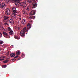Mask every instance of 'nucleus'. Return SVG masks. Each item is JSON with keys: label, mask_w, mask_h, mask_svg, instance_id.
Returning a JSON list of instances; mask_svg holds the SVG:
<instances>
[{"label": "nucleus", "mask_w": 78, "mask_h": 78, "mask_svg": "<svg viewBox=\"0 0 78 78\" xmlns=\"http://www.w3.org/2000/svg\"><path fill=\"white\" fill-rule=\"evenodd\" d=\"M0 8L5 9V3L3 2H1L0 3Z\"/></svg>", "instance_id": "nucleus-1"}, {"label": "nucleus", "mask_w": 78, "mask_h": 78, "mask_svg": "<svg viewBox=\"0 0 78 78\" xmlns=\"http://www.w3.org/2000/svg\"><path fill=\"white\" fill-rule=\"evenodd\" d=\"M3 34L4 35V37H6V38H10V36L9 35L8 33L6 32H3Z\"/></svg>", "instance_id": "nucleus-2"}, {"label": "nucleus", "mask_w": 78, "mask_h": 78, "mask_svg": "<svg viewBox=\"0 0 78 78\" xmlns=\"http://www.w3.org/2000/svg\"><path fill=\"white\" fill-rule=\"evenodd\" d=\"M19 5L21 6H23V7L25 8L27 6V2H20Z\"/></svg>", "instance_id": "nucleus-3"}, {"label": "nucleus", "mask_w": 78, "mask_h": 78, "mask_svg": "<svg viewBox=\"0 0 78 78\" xmlns=\"http://www.w3.org/2000/svg\"><path fill=\"white\" fill-rule=\"evenodd\" d=\"M10 10L8 8H7L5 9V14L7 15H9L10 14Z\"/></svg>", "instance_id": "nucleus-4"}, {"label": "nucleus", "mask_w": 78, "mask_h": 78, "mask_svg": "<svg viewBox=\"0 0 78 78\" xmlns=\"http://www.w3.org/2000/svg\"><path fill=\"white\" fill-rule=\"evenodd\" d=\"M13 19H14L11 18L9 20V22L11 25H13V24H14V20Z\"/></svg>", "instance_id": "nucleus-5"}, {"label": "nucleus", "mask_w": 78, "mask_h": 78, "mask_svg": "<svg viewBox=\"0 0 78 78\" xmlns=\"http://www.w3.org/2000/svg\"><path fill=\"white\" fill-rule=\"evenodd\" d=\"M25 32H24V31L23 30H22L20 32V35L21 36H25Z\"/></svg>", "instance_id": "nucleus-6"}, {"label": "nucleus", "mask_w": 78, "mask_h": 78, "mask_svg": "<svg viewBox=\"0 0 78 78\" xmlns=\"http://www.w3.org/2000/svg\"><path fill=\"white\" fill-rule=\"evenodd\" d=\"M36 12V10H33L30 13L31 15H34Z\"/></svg>", "instance_id": "nucleus-7"}, {"label": "nucleus", "mask_w": 78, "mask_h": 78, "mask_svg": "<svg viewBox=\"0 0 78 78\" xmlns=\"http://www.w3.org/2000/svg\"><path fill=\"white\" fill-rule=\"evenodd\" d=\"M16 14L15 13L12 14L11 16L12 19H15L16 18Z\"/></svg>", "instance_id": "nucleus-8"}, {"label": "nucleus", "mask_w": 78, "mask_h": 78, "mask_svg": "<svg viewBox=\"0 0 78 78\" xmlns=\"http://www.w3.org/2000/svg\"><path fill=\"white\" fill-rule=\"evenodd\" d=\"M14 37L15 39H20V36L19 35H15L14 36Z\"/></svg>", "instance_id": "nucleus-9"}, {"label": "nucleus", "mask_w": 78, "mask_h": 78, "mask_svg": "<svg viewBox=\"0 0 78 78\" xmlns=\"http://www.w3.org/2000/svg\"><path fill=\"white\" fill-rule=\"evenodd\" d=\"M13 1V0H6V2L7 3H10L11 2H12Z\"/></svg>", "instance_id": "nucleus-10"}, {"label": "nucleus", "mask_w": 78, "mask_h": 78, "mask_svg": "<svg viewBox=\"0 0 78 78\" xmlns=\"http://www.w3.org/2000/svg\"><path fill=\"white\" fill-rule=\"evenodd\" d=\"M22 23L23 25H25L26 23V21L25 20H23L22 21Z\"/></svg>", "instance_id": "nucleus-11"}, {"label": "nucleus", "mask_w": 78, "mask_h": 78, "mask_svg": "<svg viewBox=\"0 0 78 78\" xmlns=\"http://www.w3.org/2000/svg\"><path fill=\"white\" fill-rule=\"evenodd\" d=\"M16 7H13L12 9V10L13 12H14V13H17V12H16Z\"/></svg>", "instance_id": "nucleus-12"}, {"label": "nucleus", "mask_w": 78, "mask_h": 78, "mask_svg": "<svg viewBox=\"0 0 78 78\" xmlns=\"http://www.w3.org/2000/svg\"><path fill=\"white\" fill-rule=\"evenodd\" d=\"M23 30L24 32H28V30L27 29V27H26L23 28Z\"/></svg>", "instance_id": "nucleus-13"}, {"label": "nucleus", "mask_w": 78, "mask_h": 78, "mask_svg": "<svg viewBox=\"0 0 78 78\" xmlns=\"http://www.w3.org/2000/svg\"><path fill=\"white\" fill-rule=\"evenodd\" d=\"M37 4H33L32 8H36L37 7Z\"/></svg>", "instance_id": "nucleus-14"}, {"label": "nucleus", "mask_w": 78, "mask_h": 78, "mask_svg": "<svg viewBox=\"0 0 78 78\" xmlns=\"http://www.w3.org/2000/svg\"><path fill=\"white\" fill-rule=\"evenodd\" d=\"M27 28L28 30H30L31 28V26L30 24H28L27 25Z\"/></svg>", "instance_id": "nucleus-15"}, {"label": "nucleus", "mask_w": 78, "mask_h": 78, "mask_svg": "<svg viewBox=\"0 0 78 78\" xmlns=\"http://www.w3.org/2000/svg\"><path fill=\"white\" fill-rule=\"evenodd\" d=\"M30 9H31V8H30V6L29 5L27 7V8L26 9V10L27 11H29L30 10Z\"/></svg>", "instance_id": "nucleus-16"}, {"label": "nucleus", "mask_w": 78, "mask_h": 78, "mask_svg": "<svg viewBox=\"0 0 78 78\" xmlns=\"http://www.w3.org/2000/svg\"><path fill=\"white\" fill-rule=\"evenodd\" d=\"M35 16H30L29 18L30 19H35Z\"/></svg>", "instance_id": "nucleus-17"}, {"label": "nucleus", "mask_w": 78, "mask_h": 78, "mask_svg": "<svg viewBox=\"0 0 78 78\" xmlns=\"http://www.w3.org/2000/svg\"><path fill=\"white\" fill-rule=\"evenodd\" d=\"M15 55L16 54L14 53H12L10 55V56H11V57H14V56H15Z\"/></svg>", "instance_id": "nucleus-18"}, {"label": "nucleus", "mask_w": 78, "mask_h": 78, "mask_svg": "<svg viewBox=\"0 0 78 78\" xmlns=\"http://www.w3.org/2000/svg\"><path fill=\"white\" fill-rule=\"evenodd\" d=\"M16 55H20V51H16Z\"/></svg>", "instance_id": "nucleus-19"}, {"label": "nucleus", "mask_w": 78, "mask_h": 78, "mask_svg": "<svg viewBox=\"0 0 78 78\" xmlns=\"http://www.w3.org/2000/svg\"><path fill=\"white\" fill-rule=\"evenodd\" d=\"M13 33H14L13 31H12V30H11L9 32V34L10 35H12V34H13Z\"/></svg>", "instance_id": "nucleus-20"}, {"label": "nucleus", "mask_w": 78, "mask_h": 78, "mask_svg": "<svg viewBox=\"0 0 78 78\" xmlns=\"http://www.w3.org/2000/svg\"><path fill=\"white\" fill-rule=\"evenodd\" d=\"M9 17L8 16H4V20H6L7 19H8Z\"/></svg>", "instance_id": "nucleus-21"}, {"label": "nucleus", "mask_w": 78, "mask_h": 78, "mask_svg": "<svg viewBox=\"0 0 78 78\" xmlns=\"http://www.w3.org/2000/svg\"><path fill=\"white\" fill-rule=\"evenodd\" d=\"M22 12L24 14H27V12L26 11L23 10Z\"/></svg>", "instance_id": "nucleus-22"}, {"label": "nucleus", "mask_w": 78, "mask_h": 78, "mask_svg": "<svg viewBox=\"0 0 78 78\" xmlns=\"http://www.w3.org/2000/svg\"><path fill=\"white\" fill-rule=\"evenodd\" d=\"M27 2L28 3H32V2L31 0H28Z\"/></svg>", "instance_id": "nucleus-23"}, {"label": "nucleus", "mask_w": 78, "mask_h": 78, "mask_svg": "<svg viewBox=\"0 0 78 78\" xmlns=\"http://www.w3.org/2000/svg\"><path fill=\"white\" fill-rule=\"evenodd\" d=\"M8 31H12L11 30V28H10V27H8Z\"/></svg>", "instance_id": "nucleus-24"}, {"label": "nucleus", "mask_w": 78, "mask_h": 78, "mask_svg": "<svg viewBox=\"0 0 78 78\" xmlns=\"http://www.w3.org/2000/svg\"><path fill=\"white\" fill-rule=\"evenodd\" d=\"M2 68H6V65H4L2 66Z\"/></svg>", "instance_id": "nucleus-25"}, {"label": "nucleus", "mask_w": 78, "mask_h": 78, "mask_svg": "<svg viewBox=\"0 0 78 78\" xmlns=\"http://www.w3.org/2000/svg\"><path fill=\"white\" fill-rule=\"evenodd\" d=\"M3 43V41H0V44H2Z\"/></svg>", "instance_id": "nucleus-26"}, {"label": "nucleus", "mask_w": 78, "mask_h": 78, "mask_svg": "<svg viewBox=\"0 0 78 78\" xmlns=\"http://www.w3.org/2000/svg\"><path fill=\"white\" fill-rule=\"evenodd\" d=\"M7 62H8V61L7 60H6L5 61H3V63H7Z\"/></svg>", "instance_id": "nucleus-27"}, {"label": "nucleus", "mask_w": 78, "mask_h": 78, "mask_svg": "<svg viewBox=\"0 0 78 78\" xmlns=\"http://www.w3.org/2000/svg\"><path fill=\"white\" fill-rule=\"evenodd\" d=\"M14 2H19L20 1V0H13Z\"/></svg>", "instance_id": "nucleus-28"}, {"label": "nucleus", "mask_w": 78, "mask_h": 78, "mask_svg": "<svg viewBox=\"0 0 78 78\" xmlns=\"http://www.w3.org/2000/svg\"><path fill=\"white\" fill-rule=\"evenodd\" d=\"M3 60H4V59H1V57H0V61H3Z\"/></svg>", "instance_id": "nucleus-29"}, {"label": "nucleus", "mask_w": 78, "mask_h": 78, "mask_svg": "<svg viewBox=\"0 0 78 78\" xmlns=\"http://www.w3.org/2000/svg\"><path fill=\"white\" fill-rule=\"evenodd\" d=\"M22 56H25V54L24 53H22Z\"/></svg>", "instance_id": "nucleus-30"}, {"label": "nucleus", "mask_w": 78, "mask_h": 78, "mask_svg": "<svg viewBox=\"0 0 78 78\" xmlns=\"http://www.w3.org/2000/svg\"><path fill=\"white\" fill-rule=\"evenodd\" d=\"M33 2L34 3H35L36 2V1H35V0H33Z\"/></svg>", "instance_id": "nucleus-31"}, {"label": "nucleus", "mask_w": 78, "mask_h": 78, "mask_svg": "<svg viewBox=\"0 0 78 78\" xmlns=\"http://www.w3.org/2000/svg\"><path fill=\"white\" fill-rule=\"evenodd\" d=\"M2 34H1V33L0 32V37H1L2 36Z\"/></svg>", "instance_id": "nucleus-32"}, {"label": "nucleus", "mask_w": 78, "mask_h": 78, "mask_svg": "<svg viewBox=\"0 0 78 78\" xmlns=\"http://www.w3.org/2000/svg\"><path fill=\"white\" fill-rule=\"evenodd\" d=\"M2 58H5V57L4 56H2Z\"/></svg>", "instance_id": "nucleus-33"}, {"label": "nucleus", "mask_w": 78, "mask_h": 78, "mask_svg": "<svg viewBox=\"0 0 78 78\" xmlns=\"http://www.w3.org/2000/svg\"><path fill=\"white\" fill-rule=\"evenodd\" d=\"M5 25H8V24L7 23H5Z\"/></svg>", "instance_id": "nucleus-34"}, {"label": "nucleus", "mask_w": 78, "mask_h": 78, "mask_svg": "<svg viewBox=\"0 0 78 78\" xmlns=\"http://www.w3.org/2000/svg\"><path fill=\"white\" fill-rule=\"evenodd\" d=\"M32 22V21H30L29 22L30 23H31Z\"/></svg>", "instance_id": "nucleus-35"}, {"label": "nucleus", "mask_w": 78, "mask_h": 78, "mask_svg": "<svg viewBox=\"0 0 78 78\" xmlns=\"http://www.w3.org/2000/svg\"><path fill=\"white\" fill-rule=\"evenodd\" d=\"M18 57H19V56H18V55L16 56V57L17 58H18Z\"/></svg>", "instance_id": "nucleus-36"}, {"label": "nucleus", "mask_w": 78, "mask_h": 78, "mask_svg": "<svg viewBox=\"0 0 78 78\" xmlns=\"http://www.w3.org/2000/svg\"><path fill=\"white\" fill-rule=\"evenodd\" d=\"M19 20H21V18H19Z\"/></svg>", "instance_id": "nucleus-37"}, {"label": "nucleus", "mask_w": 78, "mask_h": 78, "mask_svg": "<svg viewBox=\"0 0 78 78\" xmlns=\"http://www.w3.org/2000/svg\"><path fill=\"white\" fill-rule=\"evenodd\" d=\"M5 44H4L2 46V47H4V46H5Z\"/></svg>", "instance_id": "nucleus-38"}, {"label": "nucleus", "mask_w": 78, "mask_h": 78, "mask_svg": "<svg viewBox=\"0 0 78 78\" xmlns=\"http://www.w3.org/2000/svg\"><path fill=\"white\" fill-rule=\"evenodd\" d=\"M12 60L14 61V59H13V58L12 59Z\"/></svg>", "instance_id": "nucleus-39"}, {"label": "nucleus", "mask_w": 78, "mask_h": 78, "mask_svg": "<svg viewBox=\"0 0 78 78\" xmlns=\"http://www.w3.org/2000/svg\"><path fill=\"white\" fill-rule=\"evenodd\" d=\"M15 58H16V57L14 58V59H15Z\"/></svg>", "instance_id": "nucleus-40"}, {"label": "nucleus", "mask_w": 78, "mask_h": 78, "mask_svg": "<svg viewBox=\"0 0 78 78\" xmlns=\"http://www.w3.org/2000/svg\"><path fill=\"white\" fill-rule=\"evenodd\" d=\"M15 28H17V27H15Z\"/></svg>", "instance_id": "nucleus-41"}, {"label": "nucleus", "mask_w": 78, "mask_h": 78, "mask_svg": "<svg viewBox=\"0 0 78 78\" xmlns=\"http://www.w3.org/2000/svg\"><path fill=\"white\" fill-rule=\"evenodd\" d=\"M5 31H6V29H5Z\"/></svg>", "instance_id": "nucleus-42"}, {"label": "nucleus", "mask_w": 78, "mask_h": 78, "mask_svg": "<svg viewBox=\"0 0 78 78\" xmlns=\"http://www.w3.org/2000/svg\"><path fill=\"white\" fill-rule=\"evenodd\" d=\"M12 47H13L14 46L13 45H12Z\"/></svg>", "instance_id": "nucleus-43"}]
</instances>
